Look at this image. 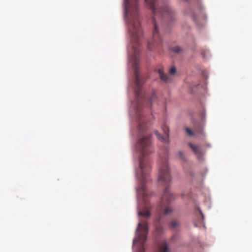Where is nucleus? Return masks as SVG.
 Wrapping results in <instances>:
<instances>
[{"label": "nucleus", "instance_id": "dca6fc26", "mask_svg": "<svg viewBox=\"0 0 252 252\" xmlns=\"http://www.w3.org/2000/svg\"><path fill=\"white\" fill-rule=\"evenodd\" d=\"M186 132L190 136H193L194 135V132H193L189 128L187 127L186 128Z\"/></svg>", "mask_w": 252, "mask_h": 252}, {"label": "nucleus", "instance_id": "f8f14e48", "mask_svg": "<svg viewBox=\"0 0 252 252\" xmlns=\"http://www.w3.org/2000/svg\"><path fill=\"white\" fill-rule=\"evenodd\" d=\"M163 232V228L160 226H156V229H155V232L157 233V235H160Z\"/></svg>", "mask_w": 252, "mask_h": 252}, {"label": "nucleus", "instance_id": "9d476101", "mask_svg": "<svg viewBox=\"0 0 252 252\" xmlns=\"http://www.w3.org/2000/svg\"><path fill=\"white\" fill-rule=\"evenodd\" d=\"M180 225L179 221L177 220L172 221L170 224V227L172 229H175L178 227Z\"/></svg>", "mask_w": 252, "mask_h": 252}, {"label": "nucleus", "instance_id": "20e7f679", "mask_svg": "<svg viewBox=\"0 0 252 252\" xmlns=\"http://www.w3.org/2000/svg\"><path fill=\"white\" fill-rule=\"evenodd\" d=\"M148 226L146 220H142L138 224L137 229V236L133 240V244L140 243V247L138 252H145L144 244L147 239V234L148 232Z\"/></svg>", "mask_w": 252, "mask_h": 252}, {"label": "nucleus", "instance_id": "4468645a", "mask_svg": "<svg viewBox=\"0 0 252 252\" xmlns=\"http://www.w3.org/2000/svg\"><path fill=\"white\" fill-rule=\"evenodd\" d=\"M171 50L176 53H179L182 50L179 46H176L172 48Z\"/></svg>", "mask_w": 252, "mask_h": 252}, {"label": "nucleus", "instance_id": "f03ea898", "mask_svg": "<svg viewBox=\"0 0 252 252\" xmlns=\"http://www.w3.org/2000/svg\"><path fill=\"white\" fill-rule=\"evenodd\" d=\"M136 147L141 155L139 159L140 175L139 177L141 182V186L139 188V191L141 192L144 197H145L147 195V189L144 184L146 182L147 177L151 171V167L148 159L144 157L152 152L150 135L149 134L145 133L141 136L137 142Z\"/></svg>", "mask_w": 252, "mask_h": 252}, {"label": "nucleus", "instance_id": "0eeeda50", "mask_svg": "<svg viewBox=\"0 0 252 252\" xmlns=\"http://www.w3.org/2000/svg\"><path fill=\"white\" fill-rule=\"evenodd\" d=\"M189 146L199 159H202L203 156V152L199 145H195L191 143H189Z\"/></svg>", "mask_w": 252, "mask_h": 252}, {"label": "nucleus", "instance_id": "2eb2a0df", "mask_svg": "<svg viewBox=\"0 0 252 252\" xmlns=\"http://www.w3.org/2000/svg\"><path fill=\"white\" fill-rule=\"evenodd\" d=\"M198 212L199 213V215L201 217V219L199 220V222L200 223H203V220H204V215L202 214L201 210L199 208H198Z\"/></svg>", "mask_w": 252, "mask_h": 252}, {"label": "nucleus", "instance_id": "1a4fd4ad", "mask_svg": "<svg viewBox=\"0 0 252 252\" xmlns=\"http://www.w3.org/2000/svg\"><path fill=\"white\" fill-rule=\"evenodd\" d=\"M158 73L160 79L165 82H169L171 81V78L166 74H165L161 69H159L158 70Z\"/></svg>", "mask_w": 252, "mask_h": 252}, {"label": "nucleus", "instance_id": "a211bd4d", "mask_svg": "<svg viewBox=\"0 0 252 252\" xmlns=\"http://www.w3.org/2000/svg\"><path fill=\"white\" fill-rule=\"evenodd\" d=\"M178 155L179 156V157L183 161H185V158L183 155V154L182 153V152L181 151H179L178 152Z\"/></svg>", "mask_w": 252, "mask_h": 252}, {"label": "nucleus", "instance_id": "f3484780", "mask_svg": "<svg viewBox=\"0 0 252 252\" xmlns=\"http://www.w3.org/2000/svg\"><path fill=\"white\" fill-rule=\"evenodd\" d=\"M176 72V68L175 66H172L169 70V73L171 74H174Z\"/></svg>", "mask_w": 252, "mask_h": 252}, {"label": "nucleus", "instance_id": "aec40b11", "mask_svg": "<svg viewBox=\"0 0 252 252\" xmlns=\"http://www.w3.org/2000/svg\"><path fill=\"white\" fill-rule=\"evenodd\" d=\"M148 49L150 50H152L153 49V47H152V46L150 45V43H149L148 44Z\"/></svg>", "mask_w": 252, "mask_h": 252}, {"label": "nucleus", "instance_id": "39448f33", "mask_svg": "<svg viewBox=\"0 0 252 252\" xmlns=\"http://www.w3.org/2000/svg\"><path fill=\"white\" fill-rule=\"evenodd\" d=\"M161 128L164 134L163 136H161L158 131H155V134L159 140L162 141L164 143H168L169 141V127L167 125L164 124L162 126Z\"/></svg>", "mask_w": 252, "mask_h": 252}, {"label": "nucleus", "instance_id": "6ab92c4d", "mask_svg": "<svg viewBox=\"0 0 252 252\" xmlns=\"http://www.w3.org/2000/svg\"><path fill=\"white\" fill-rule=\"evenodd\" d=\"M189 14L192 17V18L194 21H196L197 20L196 17L194 15V14L192 12L190 13H189Z\"/></svg>", "mask_w": 252, "mask_h": 252}, {"label": "nucleus", "instance_id": "6e6552de", "mask_svg": "<svg viewBox=\"0 0 252 252\" xmlns=\"http://www.w3.org/2000/svg\"><path fill=\"white\" fill-rule=\"evenodd\" d=\"M158 252H170L168 246L165 241L159 244Z\"/></svg>", "mask_w": 252, "mask_h": 252}, {"label": "nucleus", "instance_id": "423d86ee", "mask_svg": "<svg viewBox=\"0 0 252 252\" xmlns=\"http://www.w3.org/2000/svg\"><path fill=\"white\" fill-rule=\"evenodd\" d=\"M136 115L138 119V129L140 132H143L146 129L144 116L140 112H137Z\"/></svg>", "mask_w": 252, "mask_h": 252}, {"label": "nucleus", "instance_id": "412c9836", "mask_svg": "<svg viewBox=\"0 0 252 252\" xmlns=\"http://www.w3.org/2000/svg\"><path fill=\"white\" fill-rule=\"evenodd\" d=\"M159 220H160V218L157 219L156 220V223L158 222L159 221Z\"/></svg>", "mask_w": 252, "mask_h": 252}, {"label": "nucleus", "instance_id": "9b49d317", "mask_svg": "<svg viewBox=\"0 0 252 252\" xmlns=\"http://www.w3.org/2000/svg\"><path fill=\"white\" fill-rule=\"evenodd\" d=\"M139 216H142L145 217H148L150 216L151 213L148 210H146L144 211H140L138 213Z\"/></svg>", "mask_w": 252, "mask_h": 252}, {"label": "nucleus", "instance_id": "7ed1b4c3", "mask_svg": "<svg viewBox=\"0 0 252 252\" xmlns=\"http://www.w3.org/2000/svg\"><path fill=\"white\" fill-rule=\"evenodd\" d=\"M158 181L165 186L161 198V206L164 215H168L172 211L168 204L174 198V195L170 193L168 188L171 181L170 171L166 157L161 158L158 161Z\"/></svg>", "mask_w": 252, "mask_h": 252}, {"label": "nucleus", "instance_id": "f257e3e1", "mask_svg": "<svg viewBox=\"0 0 252 252\" xmlns=\"http://www.w3.org/2000/svg\"><path fill=\"white\" fill-rule=\"evenodd\" d=\"M145 1L153 13V23L154 29L152 44L158 46L161 42L158 34V22L162 25L167 24L170 26L174 21V12L169 4L163 0H145ZM124 2L128 31L132 38L131 46L134 53L132 68L134 74L139 75V51L138 46L140 44L139 40L142 37L143 31L140 22L138 0H124Z\"/></svg>", "mask_w": 252, "mask_h": 252}, {"label": "nucleus", "instance_id": "ddd939ff", "mask_svg": "<svg viewBox=\"0 0 252 252\" xmlns=\"http://www.w3.org/2000/svg\"><path fill=\"white\" fill-rule=\"evenodd\" d=\"M194 132L196 134L203 135V129L202 127L199 126L198 127H196L195 128Z\"/></svg>", "mask_w": 252, "mask_h": 252}]
</instances>
